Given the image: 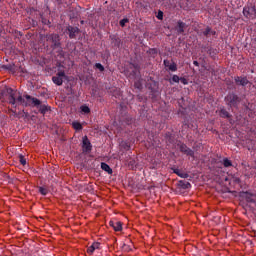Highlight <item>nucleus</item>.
<instances>
[{
  "instance_id": "obj_1",
  "label": "nucleus",
  "mask_w": 256,
  "mask_h": 256,
  "mask_svg": "<svg viewBox=\"0 0 256 256\" xmlns=\"http://www.w3.org/2000/svg\"><path fill=\"white\" fill-rule=\"evenodd\" d=\"M3 97H7L9 105H12L13 107H19V105H22V107H31V105H33V107H37L41 115H47V113L51 112V106L41 104V100L32 97L29 94H26L24 96L25 98H23V96L13 88L4 87L0 90V98Z\"/></svg>"
},
{
  "instance_id": "obj_2",
  "label": "nucleus",
  "mask_w": 256,
  "mask_h": 256,
  "mask_svg": "<svg viewBox=\"0 0 256 256\" xmlns=\"http://www.w3.org/2000/svg\"><path fill=\"white\" fill-rule=\"evenodd\" d=\"M224 101L228 107L237 109L239 103H241V97L235 94V92H231L225 96Z\"/></svg>"
},
{
  "instance_id": "obj_3",
  "label": "nucleus",
  "mask_w": 256,
  "mask_h": 256,
  "mask_svg": "<svg viewBox=\"0 0 256 256\" xmlns=\"http://www.w3.org/2000/svg\"><path fill=\"white\" fill-rule=\"evenodd\" d=\"M46 41L51 43L52 49H61V37L59 34H49L46 36Z\"/></svg>"
},
{
  "instance_id": "obj_4",
  "label": "nucleus",
  "mask_w": 256,
  "mask_h": 256,
  "mask_svg": "<svg viewBox=\"0 0 256 256\" xmlns=\"http://www.w3.org/2000/svg\"><path fill=\"white\" fill-rule=\"evenodd\" d=\"M243 15L246 19H256V8L253 5H246L243 8Z\"/></svg>"
},
{
  "instance_id": "obj_5",
  "label": "nucleus",
  "mask_w": 256,
  "mask_h": 256,
  "mask_svg": "<svg viewBox=\"0 0 256 256\" xmlns=\"http://www.w3.org/2000/svg\"><path fill=\"white\" fill-rule=\"evenodd\" d=\"M67 79V75H65V71H59L55 76L52 77V81L55 85H58V87H61L63 85V81Z\"/></svg>"
},
{
  "instance_id": "obj_6",
  "label": "nucleus",
  "mask_w": 256,
  "mask_h": 256,
  "mask_svg": "<svg viewBox=\"0 0 256 256\" xmlns=\"http://www.w3.org/2000/svg\"><path fill=\"white\" fill-rule=\"evenodd\" d=\"M177 146L180 149V153H183L184 155H187L188 157H195V151H193L191 148L186 146L184 143H178Z\"/></svg>"
},
{
  "instance_id": "obj_7",
  "label": "nucleus",
  "mask_w": 256,
  "mask_h": 256,
  "mask_svg": "<svg viewBox=\"0 0 256 256\" xmlns=\"http://www.w3.org/2000/svg\"><path fill=\"white\" fill-rule=\"evenodd\" d=\"M67 34L69 35V39H76L77 35H79V33H81V29H79V27H75V26H71L69 25L66 28Z\"/></svg>"
},
{
  "instance_id": "obj_8",
  "label": "nucleus",
  "mask_w": 256,
  "mask_h": 256,
  "mask_svg": "<svg viewBox=\"0 0 256 256\" xmlns=\"http://www.w3.org/2000/svg\"><path fill=\"white\" fill-rule=\"evenodd\" d=\"M82 149L84 153H91L93 150V145L87 136L82 138Z\"/></svg>"
},
{
  "instance_id": "obj_9",
  "label": "nucleus",
  "mask_w": 256,
  "mask_h": 256,
  "mask_svg": "<svg viewBox=\"0 0 256 256\" xmlns=\"http://www.w3.org/2000/svg\"><path fill=\"white\" fill-rule=\"evenodd\" d=\"M234 81L236 85H239L240 87H247V85H251V82H249V79L245 76H236L234 77Z\"/></svg>"
},
{
  "instance_id": "obj_10",
  "label": "nucleus",
  "mask_w": 256,
  "mask_h": 256,
  "mask_svg": "<svg viewBox=\"0 0 256 256\" xmlns=\"http://www.w3.org/2000/svg\"><path fill=\"white\" fill-rule=\"evenodd\" d=\"M185 29H187V24L179 20L175 26L176 33H178V35H183V33H185Z\"/></svg>"
},
{
  "instance_id": "obj_11",
  "label": "nucleus",
  "mask_w": 256,
  "mask_h": 256,
  "mask_svg": "<svg viewBox=\"0 0 256 256\" xmlns=\"http://www.w3.org/2000/svg\"><path fill=\"white\" fill-rule=\"evenodd\" d=\"M216 165H218L220 169H221V165H223V167L229 168V167H233V162L229 160V158H223L221 161L217 162Z\"/></svg>"
},
{
  "instance_id": "obj_12",
  "label": "nucleus",
  "mask_w": 256,
  "mask_h": 256,
  "mask_svg": "<svg viewBox=\"0 0 256 256\" xmlns=\"http://www.w3.org/2000/svg\"><path fill=\"white\" fill-rule=\"evenodd\" d=\"M109 225H110L111 228L114 229V231H122V229H123V223H121V221L111 220L109 222Z\"/></svg>"
},
{
  "instance_id": "obj_13",
  "label": "nucleus",
  "mask_w": 256,
  "mask_h": 256,
  "mask_svg": "<svg viewBox=\"0 0 256 256\" xmlns=\"http://www.w3.org/2000/svg\"><path fill=\"white\" fill-rule=\"evenodd\" d=\"M202 35L204 37H211V35H217V31L211 29V27L207 26L203 31H202Z\"/></svg>"
},
{
  "instance_id": "obj_14",
  "label": "nucleus",
  "mask_w": 256,
  "mask_h": 256,
  "mask_svg": "<svg viewBox=\"0 0 256 256\" xmlns=\"http://www.w3.org/2000/svg\"><path fill=\"white\" fill-rule=\"evenodd\" d=\"M241 197H244L247 203H255V196L249 192H242Z\"/></svg>"
},
{
  "instance_id": "obj_15",
  "label": "nucleus",
  "mask_w": 256,
  "mask_h": 256,
  "mask_svg": "<svg viewBox=\"0 0 256 256\" xmlns=\"http://www.w3.org/2000/svg\"><path fill=\"white\" fill-rule=\"evenodd\" d=\"M219 116L222 119H231V113H229V111H227V109H225L224 107L220 109Z\"/></svg>"
},
{
  "instance_id": "obj_16",
  "label": "nucleus",
  "mask_w": 256,
  "mask_h": 256,
  "mask_svg": "<svg viewBox=\"0 0 256 256\" xmlns=\"http://www.w3.org/2000/svg\"><path fill=\"white\" fill-rule=\"evenodd\" d=\"M100 246H101V243L94 242V243H92L91 246L88 247L87 252L89 253V255H93V253H95V250L99 249Z\"/></svg>"
},
{
  "instance_id": "obj_17",
  "label": "nucleus",
  "mask_w": 256,
  "mask_h": 256,
  "mask_svg": "<svg viewBox=\"0 0 256 256\" xmlns=\"http://www.w3.org/2000/svg\"><path fill=\"white\" fill-rule=\"evenodd\" d=\"M101 169L102 171H105L106 173H108V175H113V169H111V166H109V164L102 162Z\"/></svg>"
},
{
  "instance_id": "obj_18",
  "label": "nucleus",
  "mask_w": 256,
  "mask_h": 256,
  "mask_svg": "<svg viewBox=\"0 0 256 256\" xmlns=\"http://www.w3.org/2000/svg\"><path fill=\"white\" fill-rule=\"evenodd\" d=\"M131 69H134L131 72L132 77H137V73L141 71V66H139V64H131Z\"/></svg>"
},
{
  "instance_id": "obj_19",
  "label": "nucleus",
  "mask_w": 256,
  "mask_h": 256,
  "mask_svg": "<svg viewBox=\"0 0 256 256\" xmlns=\"http://www.w3.org/2000/svg\"><path fill=\"white\" fill-rule=\"evenodd\" d=\"M110 39H111L113 45H115V47H120L121 39L117 38V36H115V35H111Z\"/></svg>"
},
{
  "instance_id": "obj_20",
  "label": "nucleus",
  "mask_w": 256,
  "mask_h": 256,
  "mask_svg": "<svg viewBox=\"0 0 256 256\" xmlns=\"http://www.w3.org/2000/svg\"><path fill=\"white\" fill-rule=\"evenodd\" d=\"M179 186L181 187V189H191V183L185 180H180Z\"/></svg>"
},
{
  "instance_id": "obj_21",
  "label": "nucleus",
  "mask_w": 256,
  "mask_h": 256,
  "mask_svg": "<svg viewBox=\"0 0 256 256\" xmlns=\"http://www.w3.org/2000/svg\"><path fill=\"white\" fill-rule=\"evenodd\" d=\"M207 53L212 59H215V57H217V49L213 47H209Z\"/></svg>"
},
{
  "instance_id": "obj_22",
  "label": "nucleus",
  "mask_w": 256,
  "mask_h": 256,
  "mask_svg": "<svg viewBox=\"0 0 256 256\" xmlns=\"http://www.w3.org/2000/svg\"><path fill=\"white\" fill-rule=\"evenodd\" d=\"M134 87L135 89H139V91H141V89H143V79H138L134 82Z\"/></svg>"
},
{
  "instance_id": "obj_23",
  "label": "nucleus",
  "mask_w": 256,
  "mask_h": 256,
  "mask_svg": "<svg viewBox=\"0 0 256 256\" xmlns=\"http://www.w3.org/2000/svg\"><path fill=\"white\" fill-rule=\"evenodd\" d=\"M81 113H84V115H89V113H91V108H89V106L87 105H82L80 107Z\"/></svg>"
},
{
  "instance_id": "obj_24",
  "label": "nucleus",
  "mask_w": 256,
  "mask_h": 256,
  "mask_svg": "<svg viewBox=\"0 0 256 256\" xmlns=\"http://www.w3.org/2000/svg\"><path fill=\"white\" fill-rule=\"evenodd\" d=\"M127 163L130 169H135V167H137V162L133 158H130Z\"/></svg>"
},
{
  "instance_id": "obj_25",
  "label": "nucleus",
  "mask_w": 256,
  "mask_h": 256,
  "mask_svg": "<svg viewBox=\"0 0 256 256\" xmlns=\"http://www.w3.org/2000/svg\"><path fill=\"white\" fill-rule=\"evenodd\" d=\"M38 192L40 194H42L43 196H45V195L49 194V189H47L46 187H43V186H39L38 187Z\"/></svg>"
},
{
  "instance_id": "obj_26",
  "label": "nucleus",
  "mask_w": 256,
  "mask_h": 256,
  "mask_svg": "<svg viewBox=\"0 0 256 256\" xmlns=\"http://www.w3.org/2000/svg\"><path fill=\"white\" fill-rule=\"evenodd\" d=\"M181 78L178 75H173L172 78L169 80L170 85H173L174 83H179Z\"/></svg>"
},
{
  "instance_id": "obj_27",
  "label": "nucleus",
  "mask_w": 256,
  "mask_h": 256,
  "mask_svg": "<svg viewBox=\"0 0 256 256\" xmlns=\"http://www.w3.org/2000/svg\"><path fill=\"white\" fill-rule=\"evenodd\" d=\"M72 127L76 131H81V129H83V125H81L79 122H72Z\"/></svg>"
},
{
  "instance_id": "obj_28",
  "label": "nucleus",
  "mask_w": 256,
  "mask_h": 256,
  "mask_svg": "<svg viewBox=\"0 0 256 256\" xmlns=\"http://www.w3.org/2000/svg\"><path fill=\"white\" fill-rule=\"evenodd\" d=\"M173 173H175V175H178V177H181L182 179H185V174L181 173V171H179V169L177 168H171Z\"/></svg>"
},
{
  "instance_id": "obj_29",
  "label": "nucleus",
  "mask_w": 256,
  "mask_h": 256,
  "mask_svg": "<svg viewBox=\"0 0 256 256\" xmlns=\"http://www.w3.org/2000/svg\"><path fill=\"white\" fill-rule=\"evenodd\" d=\"M148 53H149V55H151V57H155L157 55L158 51L156 48H151V49H149Z\"/></svg>"
},
{
  "instance_id": "obj_30",
  "label": "nucleus",
  "mask_w": 256,
  "mask_h": 256,
  "mask_svg": "<svg viewBox=\"0 0 256 256\" xmlns=\"http://www.w3.org/2000/svg\"><path fill=\"white\" fill-rule=\"evenodd\" d=\"M168 69L169 71H172V72L177 71V64L175 62H171V65Z\"/></svg>"
},
{
  "instance_id": "obj_31",
  "label": "nucleus",
  "mask_w": 256,
  "mask_h": 256,
  "mask_svg": "<svg viewBox=\"0 0 256 256\" xmlns=\"http://www.w3.org/2000/svg\"><path fill=\"white\" fill-rule=\"evenodd\" d=\"M95 69H99L101 71V73H103V71H105V67L101 63H96Z\"/></svg>"
},
{
  "instance_id": "obj_32",
  "label": "nucleus",
  "mask_w": 256,
  "mask_h": 256,
  "mask_svg": "<svg viewBox=\"0 0 256 256\" xmlns=\"http://www.w3.org/2000/svg\"><path fill=\"white\" fill-rule=\"evenodd\" d=\"M19 162H20L23 166L27 165V159H25V156H23V155H20V156H19Z\"/></svg>"
},
{
  "instance_id": "obj_33",
  "label": "nucleus",
  "mask_w": 256,
  "mask_h": 256,
  "mask_svg": "<svg viewBox=\"0 0 256 256\" xmlns=\"http://www.w3.org/2000/svg\"><path fill=\"white\" fill-rule=\"evenodd\" d=\"M122 249H123V251H125L126 253H129V252L132 251L131 246H129V245H127V244H123Z\"/></svg>"
},
{
  "instance_id": "obj_34",
  "label": "nucleus",
  "mask_w": 256,
  "mask_h": 256,
  "mask_svg": "<svg viewBox=\"0 0 256 256\" xmlns=\"http://www.w3.org/2000/svg\"><path fill=\"white\" fill-rule=\"evenodd\" d=\"M156 17L159 21H163V11L159 10Z\"/></svg>"
},
{
  "instance_id": "obj_35",
  "label": "nucleus",
  "mask_w": 256,
  "mask_h": 256,
  "mask_svg": "<svg viewBox=\"0 0 256 256\" xmlns=\"http://www.w3.org/2000/svg\"><path fill=\"white\" fill-rule=\"evenodd\" d=\"M126 23H129V19L124 18V19L120 20V27H125Z\"/></svg>"
},
{
  "instance_id": "obj_36",
  "label": "nucleus",
  "mask_w": 256,
  "mask_h": 256,
  "mask_svg": "<svg viewBox=\"0 0 256 256\" xmlns=\"http://www.w3.org/2000/svg\"><path fill=\"white\" fill-rule=\"evenodd\" d=\"M122 147L126 149V151H129V149H131V146L126 142H122Z\"/></svg>"
},
{
  "instance_id": "obj_37",
  "label": "nucleus",
  "mask_w": 256,
  "mask_h": 256,
  "mask_svg": "<svg viewBox=\"0 0 256 256\" xmlns=\"http://www.w3.org/2000/svg\"><path fill=\"white\" fill-rule=\"evenodd\" d=\"M3 69H7V71H13V66L11 64L4 65Z\"/></svg>"
},
{
  "instance_id": "obj_38",
  "label": "nucleus",
  "mask_w": 256,
  "mask_h": 256,
  "mask_svg": "<svg viewBox=\"0 0 256 256\" xmlns=\"http://www.w3.org/2000/svg\"><path fill=\"white\" fill-rule=\"evenodd\" d=\"M182 85H189V81L186 78H180Z\"/></svg>"
},
{
  "instance_id": "obj_39",
  "label": "nucleus",
  "mask_w": 256,
  "mask_h": 256,
  "mask_svg": "<svg viewBox=\"0 0 256 256\" xmlns=\"http://www.w3.org/2000/svg\"><path fill=\"white\" fill-rule=\"evenodd\" d=\"M163 64H164L165 67H167L169 69V67L171 65V61L166 59V60L163 61Z\"/></svg>"
},
{
  "instance_id": "obj_40",
  "label": "nucleus",
  "mask_w": 256,
  "mask_h": 256,
  "mask_svg": "<svg viewBox=\"0 0 256 256\" xmlns=\"http://www.w3.org/2000/svg\"><path fill=\"white\" fill-rule=\"evenodd\" d=\"M163 64H164L165 67H167L169 69V67L171 65V61L166 59V60L163 61Z\"/></svg>"
},
{
  "instance_id": "obj_41",
  "label": "nucleus",
  "mask_w": 256,
  "mask_h": 256,
  "mask_svg": "<svg viewBox=\"0 0 256 256\" xmlns=\"http://www.w3.org/2000/svg\"><path fill=\"white\" fill-rule=\"evenodd\" d=\"M42 23L44 25H49V23H51V22L47 18L42 17Z\"/></svg>"
},
{
  "instance_id": "obj_42",
  "label": "nucleus",
  "mask_w": 256,
  "mask_h": 256,
  "mask_svg": "<svg viewBox=\"0 0 256 256\" xmlns=\"http://www.w3.org/2000/svg\"><path fill=\"white\" fill-rule=\"evenodd\" d=\"M150 95H151L152 99H155V97H157L159 95V92L152 91Z\"/></svg>"
},
{
  "instance_id": "obj_43",
  "label": "nucleus",
  "mask_w": 256,
  "mask_h": 256,
  "mask_svg": "<svg viewBox=\"0 0 256 256\" xmlns=\"http://www.w3.org/2000/svg\"><path fill=\"white\" fill-rule=\"evenodd\" d=\"M193 65H195V67H199V63L197 62V60L193 61Z\"/></svg>"
},
{
  "instance_id": "obj_44",
  "label": "nucleus",
  "mask_w": 256,
  "mask_h": 256,
  "mask_svg": "<svg viewBox=\"0 0 256 256\" xmlns=\"http://www.w3.org/2000/svg\"><path fill=\"white\" fill-rule=\"evenodd\" d=\"M166 137H171V133H166Z\"/></svg>"
}]
</instances>
